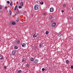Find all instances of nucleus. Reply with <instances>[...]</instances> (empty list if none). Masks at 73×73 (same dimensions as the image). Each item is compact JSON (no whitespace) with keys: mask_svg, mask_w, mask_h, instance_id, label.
<instances>
[{"mask_svg":"<svg viewBox=\"0 0 73 73\" xmlns=\"http://www.w3.org/2000/svg\"><path fill=\"white\" fill-rule=\"evenodd\" d=\"M39 8V6L37 5H35L34 7V9L35 10H37Z\"/></svg>","mask_w":73,"mask_h":73,"instance_id":"1","label":"nucleus"},{"mask_svg":"<svg viewBox=\"0 0 73 73\" xmlns=\"http://www.w3.org/2000/svg\"><path fill=\"white\" fill-rule=\"evenodd\" d=\"M34 62L35 64H37V63H38V60L37 59H35Z\"/></svg>","mask_w":73,"mask_h":73,"instance_id":"2","label":"nucleus"},{"mask_svg":"<svg viewBox=\"0 0 73 73\" xmlns=\"http://www.w3.org/2000/svg\"><path fill=\"white\" fill-rule=\"evenodd\" d=\"M56 24L55 22H54L52 24V27H54L56 26Z\"/></svg>","mask_w":73,"mask_h":73,"instance_id":"3","label":"nucleus"},{"mask_svg":"<svg viewBox=\"0 0 73 73\" xmlns=\"http://www.w3.org/2000/svg\"><path fill=\"white\" fill-rule=\"evenodd\" d=\"M13 55H15V54H16V51H15V50H14V51H12V53Z\"/></svg>","mask_w":73,"mask_h":73,"instance_id":"4","label":"nucleus"},{"mask_svg":"<svg viewBox=\"0 0 73 73\" xmlns=\"http://www.w3.org/2000/svg\"><path fill=\"white\" fill-rule=\"evenodd\" d=\"M4 58V56H3L2 55H0V60H2L3 58Z\"/></svg>","mask_w":73,"mask_h":73,"instance_id":"5","label":"nucleus"},{"mask_svg":"<svg viewBox=\"0 0 73 73\" xmlns=\"http://www.w3.org/2000/svg\"><path fill=\"white\" fill-rule=\"evenodd\" d=\"M50 12H53V11H54V9L53 8H51L50 9Z\"/></svg>","mask_w":73,"mask_h":73,"instance_id":"6","label":"nucleus"},{"mask_svg":"<svg viewBox=\"0 0 73 73\" xmlns=\"http://www.w3.org/2000/svg\"><path fill=\"white\" fill-rule=\"evenodd\" d=\"M26 46V44H25V43H23V44H22V46H23V47H25V46Z\"/></svg>","mask_w":73,"mask_h":73,"instance_id":"7","label":"nucleus"},{"mask_svg":"<svg viewBox=\"0 0 73 73\" xmlns=\"http://www.w3.org/2000/svg\"><path fill=\"white\" fill-rule=\"evenodd\" d=\"M30 60L31 61H34V58L33 57H32L30 58Z\"/></svg>","mask_w":73,"mask_h":73,"instance_id":"8","label":"nucleus"},{"mask_svg":"<svg viewBox=\"0 0 73 73\" xmlns=\"http://www.w3.org/2000/svg\"><path fill=\"white\" fill-rule=\"evenodd\" d=\"M22 61L23 62H26V60H25V58H23L22 59Z\"/></svg>","mask_w":73,"mask_h":73,"instance_id":"9","label":"nucleus"},{"mask_svg":"<svg viewBox=\"0 0 73 73\" xmlns=\"http://www.w3.org/2000/svg\"><path fill=\"white\" fill-rule=\"evenodd\" d=\"M66 62L67 64H69V60H66Z\"/></svg>","mask_w":73,"mask_h":73,"instance_id":"10","label":"nucleus"},{"mask_svg":"<svg viewBox=\"0 0 73 73\" xmlns=\"http://www.w3.org/2000/svg\"><path fill=\"white\" fill-rule=\"evenodd\" d=\"M63 7L64 8H66V5L65 4H63Z\"/></svg>","mask_w":73,"mask_h":73,"instance_id":"11","label":"nucleus"},{"mask_svg":"<svg viewBox=\"0 0 73 73\" xmlns=\"http://www.w3.org/2000/svg\"><path fill=\"white\" fill-rule=\"evenodd\" d=\"M25 66L26 68H28V67H29V65L27 64L25 65Z\"/></svg>","mask_w":73,"mask_h":73,"instance_id":"12","label":"nucleus"},{"mask_svg":"<svg viewBox=\"0 0 73 73\" xmlns=\"http://www.w3.org/2000/svg\"><path fill=\"white\" fill-rule=\"evenodd\" d=\"M61 36H62V34L61 33H60V34H59L58 35V37H61Z\"/></svg>","mask_w":73,"mask_h":73,"instance_id":"13","label":"nucleus"},{"mask_svg":"<svg viewBox=\"0 0 73 73\" xmlns=\"http://www.w3.org/2000/svg\"><path fill=\"white\" fill-rule=\"evenodd\" d=\"M43 46V44L41 43H40L39 44V46L40 47H42Z\"/></svg>","mask_w":73,"mask_h":73,"instance_id":"14","label":"nucleus"},{"mask_svg":"<svg viewBox=\"0 0 73 73\" xmlns=\"http://www.w3.org/2000/svg\"><path fill=\"white\" fill-rule=\"evenodd\" d=\"M21 72H22V71H21V70H18V71L17 73H21Z\"/></svg>","mask_w":73,"mask_h":73,"instance_id":"15","label":"nucleus"},{"mask_svg":"<svg viewBox=\"0 0 73 73\" xmlns=\"http://www.w3.org/2000/svg\"><path fill=\"white\" fill-rule=\"evenodd\" d=\"M20 41L19 40H18V41H17V44H19L20 43Z\"/></svg>","mask_w":73,"mask_h":73,"instance_id":"16","label":"nucleus"},{"mask_svg":"<svg viewBox=\"0 0 73 73\" xmlns=\"http://www.w3.org/2000/svg\"><path fill=\"white\" fill-rule=\"evenodd\" d=\"M14 48L15 49H18V47L17 46H15Z\"/></svg>","mask_w":73,"mask_h":73,"instance_id":"17","label":"nucleus"},{"mask_svg":"<svg viewBox=\"0 0 73 73\" xmlns=\"http://www.w3.org/2000/svg\"><path fill=\"white\" fill-rule=\"evenodd\" d=\"M33 37H37V36L36 35V34H35L33 36Z\"/></svg>","mask_w":73,"mask_h":73,"instance_id":"18","label":"nucleus"},{"mask_svg":"<svg viewBox=\"0 0 73 73\" xmlns=\"http://www.w3.org/2000/svg\"><path fill=\"white\" fill-rule=\"evenodd\" d=\"M20 5L21 6H23V3L21 2L20 3Z\"/></svg>","mask_w":73,"mask_h":73,"instance_id":"19","label":"nucleus"},{"mask_svg":"<svg viewBox=\"0 0 73 73\" xmlns=\"http://www.w3.org/2000/svg\"><path fill=\"white\" fill-rule=\"evenodd\" d=\"M40 4H41V5H42V4H44V2H43V1H42L40 2Z\"/></svg>","mask_w":73,"mask_h":73,"instance_id":"20","label":"nucleus"},{"mask_svg":"<svg viewBox=\"0 0 73 73\" xmlns=\"http://www.w3.org/2000/svg\"><path fill=\"white\" fill-rule=\"evenodd\" d=\"M17 22H18V21H19V17H18L17 19Z\"/></svg>","mask_w":73,"mask_h":73,"instance_id":"21","label":"nucleus"},{"mask_svg":"<svg viewBox=\"0 0 73 73\" xmlns=\"http://www.w3.org/2000/svg\"><path fill=\"white\" fill-rule=\"evenodd\" d=\"M12 24L13 25H15L16 24V23L15 22H13Z\"/></svg>","mask_w":73,"mask_h":73,"instance_id":"22","label":"nucleus"},{"mask_svg":"<svg viewBox=\"0 0 73 73\" xmlns=\"http://www.w3.org/2000/svg\"><path fill=\"white\" fill-rule=\"evenodd\" d=\"M49 18L50 19H52V16H50L49 17Z\"/></svg>","mask_w":73,"mask_h":73,"instance_id":"23","label":"nucleus"},{"mask_svg":"<svg viewBox=\"0 0 73 73\" xmlns=\"http://www.w3.org/2000/svg\"><path fill=\"white\" fill-rule=\"evenodd\" d=\"M45 33L46 35H48L49 33V32H48V31H47Z\"/></svg>","mask_w":73,"mask_h":73,"instance_id":"24","label":"nucleus"},{"mask_svg":"<svg viewBox=\"0 0 73 73\" xmlns=\"http://www.w3.org/2000/svg\"><path fill=\"white\" fill-rule=\"evenodd\" d=\"M17 5H16L15 7V8L14 9V10H16V8H17Z\"/></svg>","mask_w":73,"mask_h":73,"instance_id":"25","label":"nucleus"},{"mask_svg":"<svg viewBox=\"0 0 73 73\" xmlns=\"http://www.w3.org/2000/svg\"><path fill=\"white\" fill-rule=\"evenodd\" d=\"M12 1H11V2H10V5L11 6H12Z\"/></svg>","mask_w":73,"mask_h":73,"instance_id":"26","label":"nucleus"},{"mask_svg":"<svg viewBox=\"0 0 73 73\" xmlns=\"http://www.w3.org/2000/svg\"><path fill=\"white\" fill-rule=\"evenodd\" d=\"M69 19H73V18L72 17H69Z\"/></svg>","mask_w":73,"mask_h":73,"instance_id":"27","label":"nucleus"},{"mask_svg":"<svg viewBox=\"0 0 73 73\" xmlns=\"http://www.w3.org/2000/svg\"><path fill=\"white\" fill-rule=\"evenodd\" d=\"M19 9H20L21 8H22V7L21 6H20L19 7Z\"/></svg>","mask_w":73,"mask_h":73,"instance_id":"28","label":"nucleus"},{"mask_svg":"<svg viewBox=\"0 0 73 73\" xmlns=\"http://www.w3.org/2000/svg\"><path fill=\"white\" fill-rule=\"evenodd\" d=\"M42 71H44V70H45V68H43L42 69Z\"/></svg>","mask_w":73,"mask_h":73,"instance_id":"29","label":"nucleus"},{"mask_svg":"<svg viewBox=\"0 0 73 73\" xmlns=\"http://www.w3.org/2000/svg\"><path fill=\"white\" fill-rule=\"evenodd\" d=\"M7 3H8V4H9V3H10V2H9V1H7Z\"/></svg>","mask_w":73,"mask_h":73,"instance_id":"30","label":"nucleus"},{"mask_svg":"<svg viewBox=\"0 0 73 73\" xmlns=\"http://www.w3.org/2000/svg\"><path fill=\"white\" fill-rule=\"evenodd\" d=\"M9 13H10V15H11V14L12 13V11L11 10H10L9 11Z\"/></svg>","mask_w":73,"mask_h":73,"instance_id":"31","label":"nucleus"},{"mask_svg":"<svg viewBox=\"0 0 73 73\" xmlns=\"http://www.w3.org/2000/svg\"><path fill=\"white\" fill-rule=\"evenodd\" d=\"M4 69H7V66H4Z\"/></svg>","mask_w":73,"mask_h":73,"instance_id":"32","label":"nucleus"},{"mask_svg":"<svg viewBox=\"0 0 73 73\" xmlns=\"http://www.w3.org/2000/svg\"><path fill=\"white\" fill-rule=\"evenodd\" d=\"M2 9V7H1L0 5V9Z\"/></svg>","mask_w":73,"mask_h":73,"instance_id":"33","label":"nucleus"},{"mask_svg":"<svg viewBox=\"0 0 73 73\" xmlns=\"http://www.w3.org/2000/svg\"><path fill=\"white\" fill-rule=\"evenodd\" d=\"M71 69H73V66H71Z\"/></svg>","mask_w":73,"mask_h":73,"instance_id":"34","label":"nucleus"},{"mask_svg":"<svg viewBox=\"0 0 73 73\" xmlns=\"http://www.w3.org/2000/svg\"><path fill=\"white\" fill-rule=\"evenodd\" d=\"M5 9H7V7H5Z\"/></svg>","mask_w":73,"mask_h":73,"instance_id":"35","label":"nucleus"},{"mask_svg":"<svg viewBox=\"0 0 73 73\" xmlns=\"http://www.w3.org/2000/svg\"><path fill=\"white\" fill-rule=\"evenodd\" d=\"M64 12V10H62V12Z\"/></svg>","mask_w":73,"mask_h":73,"instance_id":"36","label":"nucleus"},{"mask_svg":"<svg viewBox=\"0 0 73 73\" xmlns=\"http://www.w3.org/2000/svg\"><path fill=\"white\" fill-rule=\"evenodd\" d=\"M17 13H19V12H17Z\"/></svg>","mask_w":73,"mask_h":73,"instance_id":"37","label":"nucleus"},{"mask_svg":"<svg viewBox=\"0 0 73 73\" xmlns=\"http://www.w3.org/2000/svg\"><path fill=\"white\" fill-rule=\"evenodd\" d=\"M15 16H16V14L15 15Z\"/></svg>","mask_w":73,"mask_h":73,"instance_id":"38","label":"nucleus"},{"mask_svg":"<svg viewBox=\"0 0 73 73\" xmlns=\"http://www.w3.org/2000/svg\"><path fill=\"white\" fill-rule=\"evenodd\" d=\"M36 36H37V35H36Z\"/></svg>","mask_w":73,"mask_h":73,"instance_id":"39","label":"nucleus"}]
</instances>
